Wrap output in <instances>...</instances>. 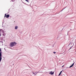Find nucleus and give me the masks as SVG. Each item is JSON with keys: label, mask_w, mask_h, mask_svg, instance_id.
Returning <instances> with one entry per match:
<instances>
[{"label": "nucleus", "mask_w": 76, "mask_h": 76, "mask_svg": "<svg viewBox=\"0 0 76 76\" xmlns=\"http://www.w3.org/2000/svg\"><path fill=\"white\" fill-rule=\"evenodd\" d=\"M17 43H16V42H11L10 43V46L11 47H13V46H15V45H16Z\"/></svg>", "instance_id": "nucleus-1"}, {"label": "nucleus", "mask_w": 76, "mask_h": 76, "mask_svg": "<svg viewBox=\"0 0 76 76\" xmlns=\"http://www.w3.org/2000/svg\"><path fill=\"white\" fill-rule=\"evenodd\" d=\"M1 50L0 49V62H1V59H2V58H1L2 55H1Z\"/></svg>", "instance_id": "nucleus-2"}, {"label": "nucleus", "mask_w": 76, "mask_h": 76, "mask_svg": "<svg viewBox=\"0 0 76 76\" xmlns=\"http://www.w3.org/2000/svg\"><path fill=\"white\" fill-rule=\"evenodd\" d=\"M33 73V74L34 75H36L38 73H39V72H32Z\"/></svg>", "instance_id": "nucleus-3"}, {"label": "nucleus", "mask_w": 76, "mask_h": 76, "mask_svg": "<svg viewBox=\"0 0 76 76\" xmlns=\"http://www.w3.org/2000/svg\"><path fill=\"white\" fill-rule=\"evenodd\" d=\"M9 16H10L9 15H7L6 16V17L7 18H9Z\"/></svg>", "instance_id": "nucleus-4"}, {"label": "nucleus", "mask_w": 76, "mask_h": 76, "mask_svg": "<svg viewBox=\"0 0 76 76\" xmlns=\"http://www.w3.org/2000/svg\"><path fill=\"white\" fill-rule=\"evenodd\" d=\"M18 28V26H16L15 27V29H17Z\"/></svg>", "instance_id": "nucleus-5"}, {"label": "nucleus", "mask_w": 76, "mask_h": 76, "mask_svg": "<svg viewBox=\"0 0 76 76\" xmlns=\"http://www.w3.org/2000/svg\"><path fill=\"white\" fill-rule=\"evenodd\" d=\"M50 72V75H53L54 74V72Z\"/></svg>", "instance_id": "nucleus-6"}, {"label": "nucleus", "mask_w": 76, "mask_h": 76, "mask_svg": "<svg viewBox=\"0 0 76 76\" xmlns=\"http://www.w3.org/2000/svg\"><path fill=\"white\" fill-rule=\"evenodd\" d=\"M74 63H74L70 67H73V65H74Z\"/></svg>", "instance_id": "nucleus-7"}, {"label": "nucleus", "mask_w": 76, "mask_h": 76, "mask_svg": "<svg viewBox=\"0 0 76 76\" xmlns=\"http://www.w3.org/2000/svg\"><path fill=\"white\" fill-rule=\"evenodd\" d=\"M61 73H62V71H61L60 73L59 74V76H60V75H61Z\"/></svg>", "instance_id": "nucleus-8"}, {"label": "nucleus", "mask_w": 76, "mask_h": 76, "mask_svg": "<svg viewBox=\"0 0 76 76\" xmlns=\"http://www.w3.org/2000/svg\"><path fill=\"white\" fill-rule=\"evenodd\" d=\"M2 35H4V36H5L6 34H3Z\"/></svg>", "instance_id": "nucleus-9"}, {"label": "nucleus", "mask_w": 76, "mask_h": 76, "mask_svg": "<svg viewBox=\"0 0 76 76\" xmlns=\"http://www.w3.org/2000/svg\"><path fill=\"white\" fill-rule=\"evenodd\" d=\"M26 1H27V2H28V0H25Z\"/></svg>", "instance_id": "nucleus-10"}, {"label": "nucleus", "mask_w": 76, "mask_h": 76, "mask_svg": "<svg viewBox=\"0 0 76 76\" xmlns=\"http://www.w3.org/2000/svg\"><path fill=\"white\" fill-rule=\"evenodd\" d=\"M0 31H3V30L1 29L0 30Z\"/></svg>", "instance_id": "nucleus-11"}, {"label": "nucleus", "mask_w": 76, "mask_h": 76, "mask_svg": "<svg viewBox=\"0 0 76 76\" xmlns=\"http://www.w3.org/2000/svg\"><path fill=\"white\" fill-rule=\"evenodd\" d=\"M53 53H54V54H56V52H54Z\"/></svg>", "instance_id": "nucleus-12"}, {"label": "nucleus", "mask_w": 76, "mask_h": 76, "mask_svg": "<svg viewBox=\"0 0 76 76\" xmlns=\"http://www.w3.org/2000/svg\"><path fill=\"white\" fill-rule=\"evenodd\" d=\"M65 9V8H64V9H63L61 10V11H63V10L64 9Z\"/></svg>", "instance_id": "nucleus-13"}, {"label": "nucleus", "mask_w": 76, "mask_h": 76, "mask_svg": "<svg viewBox=\"0 0 76 76\" xmlns=\"http://www.w3.org/2000/svg\"><path fill=\"white\" fill-rule=\"evenodd\" d=\"M5 16H6V14H5Z\"/></svg>", "instance_id": "nucleus-14"}, {"label": "nucleus", "mask_w": 76, "mask_h": 76, "mask_svg": "<svg viewBox=\"0 0 76 76\" xmlns=\"http://www.w3.org/2000/svg\"><path fill=\"white\" fill-rule=\"evenodd\" d=\"M6 15H5L4 16V18H6Z\"/></svg>", "instance_id": "nucleus-15"}, {"label": "nucleus", "mask_w": 76, "mask_h": 76, "mask_svg": "<svg viewBox=\"0 0 76 76\" xmlns=\"http://www.w3.org/2000/svg\"><path fill=\"white\" fill-rule=\"evenodd\" d=\"M62 67H64V65L62 66Z\"/></svg>", "instance_id": "nucleus-16"}, {"label": "nucleus", "mask_w": 76, "mask_h": 76, "mask_svg": "<svg viewBox=\"0 0 76 76\" xmlns=\"http://www.w3.org/2000/svg\"><path fill=\"white\" fill-rule=\"evenodd\" d=\"M0 36H1V34H0Z\"/></svg>", "instance_id": "nucleus-17"}, {"label": "nucleus", "mask_w": 76, "mask_h": 76, "mask_svg": "<svg viewBox=\"0 0 76 76\" xmlns=\"http://www.w3.org/2000/svg\"><path fill=\"white\" fill-rule=\"evenodd\" d=\"M70 67H69V68H70Z\"/></svg>", "instance_id": "nucleus-18"}]
</instances>
